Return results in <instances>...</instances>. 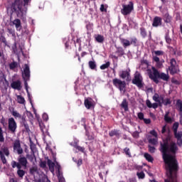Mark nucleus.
I'll return each mask as SVG.
<instances>
[{
	"mask_svg": "<svg viewBox=\"0 0 182 182\" xmlns=\"http://www.w3.org/2000/svg\"><path fill=\"white\" fill-rule=\"evenodd\" d=\"M171 137L173 136L170 134V129L168 130V135L166 139H164L163 143L160 145V151L162 154V159L165 166L169 171L173 170L176 171L179 168L178 161L176 157L177 151H178V147L177 144L174 141H171Z\"/></svg>",
	"mask_w": 182,
	"mask_h": 182,
	"instance_id": "nucleus-1",
	"label": "nucleus"
},
{
	"mask_svg": "<svg viewBox=\"0 0 182 182\" xmlns=\"http://www.w3.org/2000/svg\"><path fill=\"white\" fill-rule=\"evenodd\" d=\"M23 3L21 0H15L14 2L11 4V14H16L18 18H22L26 11H28V5L31 4V0H23Z\"/></svg>",
	"mask_w": 182,
	"mask_h": 182,
	"instance_id": "nucleus-2",
	"label": "nucleus"
},
{
	"mask_svg": "<svg viewBox=\"0 0 182 182\" xmlns=\"http://www.w3.org/2000/svg\"><path fill=\"white\" fill-rule=\"evenodd\" d=\"M151 70L153 72H151ZM151 70H149L148 73V76L151 80H153L156 85L159 83V79L164 80V82H168L170 79V75L164 73L159 72V70L154 67L151 68Z\"/></svg>",
	"mask_w": 182,
	"mask_h": 182,
	"instance_id": "nucleus-3",
	"label": "nucleus"
},
{
	"mask_svg": "<svg viewBox=\"0 0 182 182\" xmlns=\"http://www.w3.org/2000/svg\"><path fill=\"white\" fill-rule=\"evenodd\" d=\"M18 161L16 162L15 161H13L11 162V167L12 168H22V167H24L26 168L28 167V159L25 156H20L18 158Z\"/></svg>",
	"mask_w": 182,
	"mask_h": 182,
	"instance_id": "nucleus-4",
	"label": "nucleus"
},
{
	"mask_svg": "<svg viewBox=\"0 0 182 182\" xmlns=\"http://www.w3.org/2000/svg\"><path fill=\"white\" fill-rule=\"evenodd\" d=\"M152 99L156 103H159V106L164 105V106H168V105H171V100L170 98L164 99L163 95H159L158 93H155L152 97Z\"/></svg>",
	"mask_w": 182,
	"mask_h": 182,
	"instance_id": "nucleus-5",
	"label": "nucleus"
},
{
	"mask_svg": "<svg viewBox=\"0 0 182 182\" xmlns=\"http://www.w3.org/2000/svg\"><path fill=\"white\" fill-rule=\"evenodd\" d=\"M119 41L124 49L129 48V46H130L131 45H134V46H137L138 40L136 37L131 38L130 41L126 38H120Z\"/></svg>",
	"mask_w": 182,
	"mask_h": 182,
	"instance_id": "nucleus-6",
	"label": "nucleus"
},
{
	"mask_svg": "<svg viewBox=\"0 0 182 182\" xmlns=\"http://www.w3.org/2000/svg\"><path fill=\"white\" fill-rule=\"evenodd\" d=\"M132 11H134V4H133L132 1H129V4H122L121 14L124 15V16L130 15Z\"/></svg>",
	"mask_w": 182,
	"mask_h": 182,
	"instance_id": "nucleus-7",
	"label": "nucleus"
},
{
	"mask_svg": "<svg viewBox=\"0 0 182 182\" xmlns=\"http://www.w3.org/2000/svg\"><path fill=\"white\" fill-rule=\"evenodd\" d=\"M112 85L119 89L120 92H126V81H122L119 78H114L112 80Z\"/></svg>",
	"mask_w": 182,
	"mask_h": 182,
	"instance_id": "nucleus-8",
	"label": "nucleus"
},
{
	"mask_svg": "<svg viewBox=\"0 0 182 182\" xmlns=\"http://www.w3.org/2000/svg\"><path fill=\"white\" fill-rule=\"evenodd\" d=\"M168 70L170 75H176V73H178L180 72V70L178 69V65H177V61L176 59L172 58L170 60V66L168 67Z\"/></svg>",
	"mask_w": 182,
	"mask_h": 182,
	"instance_id": "nucleus-9",
	"label": "nucleus"
},
{
	"mask_svg": "<svg viewBox=\"0 0 182 182\" xmlns=\"http://www.w3.org/2000/svg\"><path fill=\"white\" fill-rule=\"evenodd\" d=\"M8 124L9 132H11V133L13 134H15V133H16V129H18V125L16 124V121H15V119H14V117L9 118Z\"/></svg>",
	"mask_w": 182,
	"mask_h": 182,
	"instance_id": "nucleus-10",
	"label": "nucleus"
},
{
	"mask_svg": "<svg viewBox=\"0 0 182 182\" xmlns=\"http://www.w3.org/2000/svg\"><path fill=\"white\" fill-rule=\"evenodd\" d=\"M132 83L133 85H136L139 89H141V87H143V77L139 73L135 75L132 80Z\"/></svg>",
	"mask_w": 182,
	"mask_h": 182,
	"instance_id": "nucleus-11",
	"label": "nucleus"
},
{
	"mask_svg": "<svg viewBox=\"0 0 182 182\" xmlns=\"http://www.w3.org/2000/svg\"><path fill=\"white\" fill-rule=\"evenodd\" d=\"M14 151H16L18 154H22L23 153V149L21 146V140L19 139H16L13 143Z\"/></svg>",
	"mask_w": 182,
	"mask_h": 182,
	"instance_id": "nucleus-12",
	"label": "nucleus"
},
{
	"mask_svg": "<svg viewBox=\"0 0 182 182\" xmlns=\"http://www.w3.org/2000/svg\"><path fill=\"white\" fill-rule=\"evenodd\" d=\"M11 87L14 90H22V82L19 80L13 81L11 84Z\"/></svg>",
	"mask_w": 182,
	"mask_h": 182,
	"instance_id": "nucleus-13",
	"label": "nucleus"
},
{
	"mask_svg": "<svg viewBox=\"0 0 182 182\" xmlns=\"http://www.w3.org/2000/svg\"><path fill=\"white\" fill-rule=\"evenodd\" d=\"M119 76L121 79H126L127 82H130V72L128 70H122L119 73Z\"/></svg>",
	"mask_w": 182,
	"mask_h": 182,
	"instance_id": "nucleus-14",
	"label": "nucleus"
},
{
	"mask_svg": "<svg viewBox=\"0 0 182 182\" xmlns=\"http://www.w3.org/2000/svg\"><path fill=\"white\" fill-rule=\"evenodd\" d=\"M22 76L23 79H24V77L26 79H30L31 77V70L29 69V65L28 64L24 65V69Z\"/></svg>",
	"mask_w": 182,
	"mask_h": 182,
	"instance_id": "nucleus-15",
	"label": "nucleus"
},
{
	"mask_svg": "<svg viewBox=\"0 0 182 182\" xmlns=\"http://www.w3.org/2000/svg\"><path fill=\"white\" fill-rule=\"evenodd\" d=\"M162 21H163V19L161 18V17L155 16L154 18L152 26H154V28H157L159 26H161Z\"/></svg>",
	"mask_w": 182,
	"mask_h": 182,
	"instance_id": "nucleus-16",
	"label": "nucleus"
},
{
	"mask_svg": "<svg viewBox=\"0 0 182 182\" xmlns=\"http://www.w3.org/2000/svg\"><path fill=\"white\" fill-rule=\"evenodd\" d=\"M109 137H117V139H120V130L118 129H112L109 132Z\"/></svg>",
	"mask_w": 182,
	"mask_h": 182,
	"instance_id": "nucleus-17",
	"label": "nucleus"
},
{
	"mask_svg": "<svg viewBox=\"0 0 182 182\" xmlns=\"http://www.w3.org/2000/svg\"><path fill=\"white\" fill-rule=\"evenodd\" d=\"M120 107L124 109V112H129V102L127 101V99H123L122 103L120 104Z\"/></svg>",
	"mask_w": 182,
	"mask_h": 182,
	"instance_id": "nucleus-18",
	"label": "nucleus"
},
{
	"mask_svg": "<svg viewBox=\"0 0 182 182\" xmlns=\"http://www.w3.org/2000/svg\"><path fill=\"white\" fill-rule=\"evenodd\" d=\"M13 24L15 25L16 31H21V29H22V24L21 23L20 19L16 18V19L14 20Z\"/></svg>",
	"mask_w": 182,
	"mask_h": 182,
	"instance_id": "nucleus-19",
	"label": "nucleus"
},
{
	"mask_svg": "<svg viewBox=\"0 0 182 182\" xmlns=\"http://www.w3.org/2000/svg\"><path fill=\"white\" fill-rule=\"evenodd\" d=\"M23 80H24L25 89H26L27 95H28V100H30V102L32 103V100H31V94L29 93V90L28 88V80H29V79L24 77Z\"/></svg>",
	"mask_w": 182,
	"mask_h": 182,
	"instance_id": "nucleus-20",
	"label": "nucleus"
},
{
	"mask_svg": "<svg viewBox=\"0 0 182 182\" xmlns=\"http://www.w3.org/2000/svg\"><path fill=\"white\" fill-rule=\"evenodd\" d=\"M26 159H28L31 163H34V161H36V156H35V152L33 151L32 154H26Z\"/></svg>",
	"mask_w": 182,
	"mask_h": 182,
	"instance_id": "nucleus-21",
	"label": "nucleus"
},
{
	"mask_svg": "<svg viewBox=\"0 0 182 182\" xmlns=\"http://www.w3.org/2000/svg\"><path fill=\"white\" fill-rule=\"evenodd\" d=\"M139 33L143 39H146V38H147V30H146V28L141 27L139 28Z\"/></svg>",
	"mask_w": 182,
	"mask_h": 182,
	"instance_id": "nucleus-22",
	"label": "nucleus"
},
{
	"mask_svg": "<svg viewBox=\"0 0 182 182\" xmlns=\"http://www.w3.org/2000/svg\"><path fill=\"white\" fill-rule=\"evenodd\" d=\"M47 164L50 171H55V163H53L50 159H48Z\"/></svg>",
	"mask_w": 182,
	"mask_h": 182,
	"instance_id": "nucleus-23",
	"label": "nucleus"
},
{
	"mask_svg": "<svg viewBox=\"0 0 182 182\" xmlns=\"http://www.w3.org/2000/svg\"><path fill=\"white\" fill-rule=\"evenodd\" d=\"M95 41L98 43H103V42H105V36L98 34L97 36H95Z\"/></svg>",
	"mask_w": 182,
	"mask_h": 182,
	"instance_id": "nucleus-24",
	"label": "nucleus"
},
{
	"mask_svg": "<svg viewBox=\"0 0 182 182\" xmlns=\"http://www.w3.org/2000/svg\"><path fill=\"white\" fill-rule=\"evenodd\" d=\"M144 157L146 159V160L147 161H149V163H153L154 159H153V156H151V155H150L149 153H145L144 154Z\"/></svg>",
	"mask_w": 182,
	"mask_h": 182,
	"instance_id": "nucleus-25",
	"label": "nucleus"
},
{
	"mask_svg": "<svg viewBox=\"0 0 182 182\" xmlns=\"http://www.w3.org/2000/svg\"><path fill=\"white\" fill-rule=\"evenodd\" d=\"M17 175L20 178H23V176H25V171L22 170V168H17Z\"/></svg>",
	"mask_w": 182,
	"mask_h": 182,
	"instance_id": "nucleus-26",
	"label": "nucleus"
},
{
	"mask_svg": "<svg viewBox=\"0 0 182 182\" xmlns=\"http://www.w3.org/2000/svg\"><path fill=\"white\" fill-rule=\"evenodd\" d=\"M88 65H89L90 69H91L92 70H96L97 65L95 61H92V60L89 61Z\"/></svg>",
	"mask_w": 182,
	"mask_h": 182,
	"instance_id": "nucleus-27",
	"label": "nucleus"
},
{
	"mask_svg": "<svg viewBox=\"0 0 182 182\" xmlns=\"http://www.w3.org/2000/svg\"><path fill=\"white\" fill-rule=\"evenodd\" d=\"M164 22L166 23H170V22H171V16H170L168 13H166L164 15Z\"/></svg>",
	"mask_w": 182,
	"mask_h": 182,
	"instance_id": "nucleus-28",
	"label": "nucleus"
},
{
	"mask_svg": "<svg viewBox=\"0 0 182 182\" xmlns=\"http://www.w3.org/2000/svg\"><path fill=\"white\" fill-rule=\"evenodd\" d=\"M116 53H118L119 56H123L124 55V50L122 47H117Z\"/></svg>",
	"mask_w": 182,
	"mask_h": 182,
	"instance_id": "nucleus-29",
	"label": "nucleus"
},
{
	"mask_svg": "<svg viewBox=\"0 0 182 182\" xmlns=\"http://www.w3.org/2000/svg\"><path fill=\"white\" fill-rule=\"evenodd\" d=\"M21 120H22V122H21L22 126H23L25 127L26 132H28L29 130V125L26 122V119H25V118L22 117Z\"/></svg>",
	"mask_w": 182,
	"mask_h": 182,
	"instance_id": "nucleus-30",
	"label": "nucleus"
},
{
	"mask_svg": "<svg viewBox=\"0 0 182 182\" xmlns=\"http://www.w3.org/2000/svg\"><path fill=\"white\" fill-rule=\"evenodd\" d=\"M165 40L168 45H171L172 39L170 38V34L168 33H166L165 34Z\"/></svg>",
	"mask_w": 182,
	"mask_h": 182,
	"instance_id": "nucleus-31",
	"label": "nucleus"
},
{
	"mask_svg": "<svg viewBox=\"0 0 182 182\" xmlns=\"http://www.w3.org/2000/svg\"><path fill=\"white\" fill-rule=\"evenodd\" d=\"M148 141L150 144H153V146H156L158 143V139L157 138H149L148 139Z\"/></svg>",
	"mask_w": 182,
	"mask_h": 182,
	"instance_id": "nucleus-32",
	"label": "nucleus"
},
{
	"mask_svg": "<svg viewBox=\"0 0 182 182\" xmlns=\"http://www.w3.org/2000/svg\"><path fill=\"white\" fill-rule=\"evenodd\" d=\"M17 102L20 105H24L25 104V98L22 97V95H17Z\"/></svg>",
	"mask_w": 182,
	"mask_h": 182,
	"instance_id": "nucleus-33",
	"label": "nucleus"
},
{
	"mask_svg": "<svg viewBox=\"0 0 182 182\" xmlns=\"http://www.w3.org/2000/svg\"><path fill=\"white\" fill-rule=\"evenodd\" d=\"M73 146L75 147V149L78 150V151H80L81 153H85V147L77 145V143L75 144H74Z\"/></svg>",
	"mask_w": 182,
	"mask_h": 182,
	"instance_id": "nucleus-34",
	"label": "nucleus"
},
{
	"mask_svg": "<svg viewBox=\"0 0 182 182\" xmlns=\"http://www.w3.org/2000/svg\"><path fill=\"white\" fill-rule=\"evenodd\" d=\"M84 105L87 109H90L93 106L92 104V102H90L89 100H85L84 102Z\"/></svg>",
	"mask_w": 182,
	"mask_h": 182,
	"instance_id": "nucleus-35",
	"label": "nucleus"
},
{
	"mask_svg": "<svg viewBox=\"0 0 182 182\" xmlns=\"http://www.w3.org/2000/svg\"><path fill=\"white\" fill-rule=\"evenodd\" d=\"M0 159L3 164H6V158L5 157V155L2 151H0Z\"/></svg>",
	"mask_w": 182,
	"mask_h": 182,
	"instance_id": "nucleus-36",
	"label": "nucleus"
},
{
	"mask_svg": "<svg viewBox=\"0 0 182 182\" xmlns=\"http://www.w3.org/2000/svg\"><path fill=\"white\" fill-rule=\"evenodd\" d=\"M170 112H166L164 115V120L166 123H171L172 119L171 117H168Z\"/></svg>",
	"mask_w": 182,
	"mask_h": 182,
	"instance_id": "nucleus-37",
	"label": "nucleus"
},
{
	"mask_svg": "<svg viewBox=\"0 0 182 182\" xmlns=\"http://www.w3.org/2000/svg\"><path fill=\"white\" fill-rule=\"evenodd\" d=\"M16 68H18L17 62L14 61L9 64V69H11V70H14V69H16Z\"/></svg>",
	"mask_w": 182,
	"mask_h": 182,
	"instance_id": "nucleus-38",
	"label": "nucleus"
},
{
	"mask_svg": "<svg viewBox=\"0 0 182 182\" xmlns=\"http://www.w3.org/2000/svg\"><path fill=\"white\" fill-rule=\"evenodd\" d=\"M109 66H110V62L108 61L105 64H102V65H100V68L101 69V70H105V69H107Z\"/></svg>",
	"mask_w": 182,
	"mask_h": 182,
	"instance_id": "nucleus-39",
	"label": "nucleus"
},
{
	"mask_svg": "<svg viewBox=\"0 0 182 182\" xmlns=\"http://www.w3.org/2000/svg\"><path fill=\"white\" fill-rule=\"evenodd\" d=\"M5 141V138L4 137V131L2 127H0V143H4Z\"/></svg>",
	"mask_w": 182,
	"mask_h": 182,
	"instance_id": "nucleus-40",
	"label": "nucleus"
},
{
	"mask_svg": "<svg viewBox=\"0 0 182 182\" xmlns=\"http://www.w3.org/2000/svg\"><path fill=\"white\" fill-rule=\"evenodd\" d=\"M136 176L138 178L143 180L146 177V174H144V172L141 171V172H137Z\"/></svg>",
	"mask_w": 182,
	"mask_h": 182,
	"instance_id": "nucleus-41",
	"label": "nucleus"
},
{
	"mask_svg": "<svg viewBox=\"0 0 182 182\" xmlns=\"http://www.w3.org/2000/svg\"><path fill=\"white\" fill-rule=\"evenodd\" d=\"M173 134H174L175 139H181L182 138V132L181 131H180L178 132L176 131V133L174 132Z\"/></svg>",
	"mask_w": 182,
	"mask_h": 182,
	"instance_id": "nucleus-42",
	"label": "nucleus"
},
{
	"mask_svg": "<svg viewBox=\"0 0 182 182\" xmlns=\"http://www.w3.org/2000/svg\"><path fill=\"white\" fill-rule=\"evenodd\" d=\"M124 151L126 156H128V157H132V153L130 152L129 148H128V147L124 148Z\"/></svg>",
	"mask_w": 182,
	"mask_h": 182,
	"instance_id": "nucleus-43",
	"label": "nucleus"
},
{
	"mask_svg": "<svg viewBox=\"0 0 182 182\" xmlns=\"http://www.w3.org/2000/svg\"><path fill=\"white\" fill-rule=\"evenodd\" d=\"M176 106L178 107L179 111L182 112V101H181V100H177Z\"/></svg>",
	"mask_w": 182,
	"mask_h": 182,
	"instance_id": "nucleus-44",
	"label": "nucleus"
},
{
	"mask_svg": "<svg viewBox=\"0 0 182 182\" xmlns=\"http://www.w3.org/2000/svg\"><path fill=\"white\" fill-rule=\"evenodd\" d=\"M172 129L173 130V133H176L177 130H178V122L173 123Z\"/></svg>",
	"mask_w": 182,
	"mask_h": 182,
	"instance_id": "nucleus-45",
	"label": "nucleus"
},
{
	"mask_svg": "<svg viewBox=\"0 0 182 182\" xmlns=\"http://www.w3.org/2000/svg\"><path fill=\"white\" fill-rule=\"evenodd\" d=\"M156 56H163L164 55V51L163 50H155L154 51Z\"/></svg>",
	"mask_w": 182,
	"mask_h": 182,
	"instance_id": "nucleus-46",
	"label": "nucleus"
},
{
	"mask_svg": "<svg viewBox=\"0 0 182 182\" xmlns=\"http://www.w3.org/2000/svg\"><path fill=\"white\" fill-rule=\"evenodd\" d=\"M148 149L149 153H156V147L151 146V145H148Z\"/></svg>",
	"mask_w": 182,
	"mask_h": 182,
	"instance_id": "nucleus-47",
	"label": "nucleus"
},
{
	"mask_svg": "<svg viewBox=\"0 0 182 182\" xmlns=\"http://www.w3.org/2000/svg\"><path fill=\"white\" fill-rule=\"evenodd\" d=\"M12 115L16 118L18 117V119H21V117H22V115H21V114L16 111H13Z\"/></svg>",
	"mask_w": 182,
	"mask_h": 182,
	"instance_id": "nucleus-48",
	"label": "nucleus"
},
{
	"mask_svg": "<svg viewBox=\"0 0 182 182\" xmlns=\"http://www.w3.org/2000/svg\"><path fill=\"white\" fill-rule=\"evenodd\" d=\"M80 124L84 127L85 129L86 130L87 127H86V118H82L80 122Z\"/></svg>",
	"mask_w": 182,
	"mask_h": 182,
	"instance_id": "nucleus-49",
	"label": "nucleus"
},
{
	"mask_svg": "<svg viewBox=\"0 0 182 182\" xmlns=\"http://www.w3.org/2000/svg\"><path fill=\"white\" fill-rule=\"evenodd\" d=\"M73 160L75 163H77V167H80V165H81V164H83V160H82V159H79L77 160V161H76V160H75V158H73Z\"/></svg>",
	"mask_w": 182,
	"mask_h": 182,
	"instance_id": "nucleus-50",
	"label": "nucleus"
},
{
	"mask_svg": "<svg viewBox=\"0 0 182 182\" xmlns=\"http://www.w3.org/2000/svg\"><path fill=\"white\" fill-rule=\"evenodd\" d=\"M85 135L87 136L88 140H93V139H95L93 136H90V134H89V131H87V129H85Z\"/></svg>",
	"mask_w": 182,
	"mask_h": 182,
	"instance_id": "nucleus-51",
	"label": "nucleus"
},
{
	"mask_svg": "<svg viewBox=\"0 0 182 182\" xmlns=\"http://www.w3.org/2000/svg\"><path fill=\"white\" fill-rule=\"evenodd\" d=\"M2 151L5 154V156H9V149H8V147L3 148Z\"/></svg>",
	"mask_w": 182,
	"mask_h": 182,
	"instance_id": "nucleus-52",
	"label": "nucleus"
},
{
	"mask_svg": "<svg viewBox=\"0 0 182 182\" xmlns=\"http://www.w3.org/2000/svg\"><path fill=\"white\" fill-rule=\"evenodd\" d=\"M36 171H38V168L35 167H32L31 168H30V174H32V176H33V174H35Z\"/></svg>",
	"mask_w": 182,
	"mask_h": 182,
	"instance_id": "nucleus-53",
	"label": "nucleus"
},
{
	"mask_svg": "<svg viewBox=\"0 0 182 182\" xmlns=\"http://www.w3.org/2000/svg\"><path fill=\"white\" fill-rule=\"evenodd\" d=\"M137 117L139 119V120H144V114H143V112H139L137 114Z\"/></svg>",
	"mask_w": 182,
	"mask_h": 182,
	"instance_id": "nucleus-54",
	"label": "nucleus"
},
{
	"mask_svg": "<svg viewBox=\"0 0 182 182\" xmlns=\"http://www.w3.org/2000/svg\"><path fill=\"white\" fill-rule=\"evenodd\" d=\"M100 11L101 12H107V9H106V8H105V4H101Z\"/></svg>",
	"mask_w": 182,
	"mask_h": 182,
	"instance_id": "nucleus-55",
	"label": "nucleus"
},
{
	"mask_svg": "<svg viewBox=\"0 0 182 182\" xmlns=\"http://www.w3.org/2000/svg\"><path fill=\"white\" fill-rule=\"evenodd\" d=\"M40 167H41V168H46V161H41L40 163Z\"/></svg>",
	"mask_w": 182,
	"mask_h": 182,
	"instance_id": "nucleus-56",
	"label": "nucleus"
},
{
	"mask_svg": "<svg viewBox=\"0 0 182 182\" xmlns=\"http://www.w3.org/2000/svg\"><path fill=\"white\" fill-rule=\"evenodd\" d=\"M146 105L147 107H149V109H151V106L153 104H151V102L150 101V100H147L146 102Z\"/></svg>",
	"mask_w": 182,
	"mask_h": 182,
	"instance_id": "nucleus-57",
	"label": "nucleus"
},
{
	"mask_svg": "<svg viewBox=\"0 0 182 182\" xmlns=\"http://www.w3.org/2000/svg\"><path fill=\"white\" fill-rule=\"evenodd\" d=\"M150 134H151L152 136H154V137L157 138V132H156V130L153 129L151 131H150Z\"/></svg>",
	"mask_w": 182,
	"mask_h": 182,
	"instance_id": "nucleus-58",
	"label": "nucleus"
},
{
	"mask_svg": "<svg viewBox=\"0 0 182 182\" xmlns=\"http://www.w3.org/2000/svg\"><path fill=\"white\" fill-rule=\"evenodd\" d=\"M37 182H50L48 178H44L43 179H38Z\"/></svg>",
	"mask_w": 182,
	"mask_h": 182,
	"instance_id": "nucleus-59",
	"label": "nucleus"
},
{
	"mask_svg": "<svg viewBox=\"0 0 182 182\" xmlns=\"http://www.w3.org/2000/svg\"><path fill=\"white\" fill-rule=\"evenodd\" d=\"M143 120L145 124H150L151 123V120L150 119L144 118Z\"/></svg>",
	"mask_w": 182,
	"mask_h": 182,
	"instance_id": "nucleus-60",
	"label": "nucleus"
},
{
	"mask_svg": "<svg viewBox=\"0 0 182 182\" xmlns=\"http://www.w3.org/2000/svg\"><path fill=\"white\" fill-rule=\"evenodd\" d=\"M177 139V144L179 147L182 146V138L176 139Z\"/></svg>",
	"mask_w": 182,
	"mask_h": 182,
	"instance_id": "nucleus-61",
	"label": "nucleus"
},
{
	"mask_svg": "<svg viewBox=\"0 0 182 182\" xmlns=\"http://www.w3.org/2000/svg\"><path fill=\"white\" fill-rule=\"evenodd\" d=\"M0 42H2V43H6V38H5L4 36H1L0 37Z\"/></svg>",
	"mask_w": 182,
	"mask_h": 182,
	"instance_id": "nucleus-62",
	"label": "nucleus"
},
{
	"mask_svg": "<svg viewBox=\"0 0 182 182\" xmlns=\"http://www.w3.org/2000/svg\"><path fill=\"white\" fill-rule=\"evenodd\" d=\"M153 60L156 62V63H159V62H160V58L156 55L153 58Z\"/></svg>",
	"mask_w": 182,
	"mask_h": 182,
	"instance_id": "nucleus-63",
	"label": "nucleus"
},
{
	"mask_svg": "<svg viewBox=\"0 0 182 182\" xmlns=\"http://www.w3.org/2000/svg\"><path fill=\"white\" fill-rule=\"evenodd\" d=\"M9 182H18V181L15 178H10Z\"/></svg>",
	"mask_w": 182,
	"mask_h": 182,
	"instance_id": "nucleus-64",
	"label": "nucleus"
}]
</instances>
